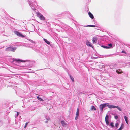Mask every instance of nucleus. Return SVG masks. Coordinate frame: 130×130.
Listing matches in <instances>:
<instances>
[{
  "label": "nucleus",
  "mask_w": 130,
  "mask_h": 130,
  "mask_svg": "<svg viewBox=\"0 0 130 130\" xmlns=\"http://www.w3.org/2000/svg\"><path fill=\"white\" fill-rule=\"evenodd\" d=\"M90 109L91 110V111H92L93 110H96V109L95 108L94 106H92L91 107Z\"/></svg>",
  "instance_id": "9d476101"
},
{
  "label": "nucleus",
  "mask_w": 130,
  "mask_h": 130,
  "mask_svg": "<svg viewBox=\"0 0 130 130\" xmlns=\"http://www.w3.org/2000/svg\"><path fill=\"white\" fill-rule=\"evenodd\" d=\"M108 104H109V103H105L101 104V105L104 108L107 106V105H108Z\"/></svg>",
  "instance_id": "ddd939ff"
},
{
  "label": "nucleus",
  "mask_w": 130,
  "mask_h": 130,
  "mask_svg": "<svg viewBox=\"0 0 130 130\" xmlns=\"http://www.w3.org/2000/svg\"><path fill=\"white\" fill-rule=\"evenodd\" d=\"M119 125V124L118 123H116L115 124V126L117 128H118V126Z\"/></svg>",
  "instance_id": "b1692460"
},
{
  "label": "nucleus",
  "mask_w": 130,
  "mask_h": 130,
  "mask_svg": "<svg viewBox=\"0 0 130 130\" xmlns=\"http://www.w3.org/2000/svg\"><path fill=\"white\" fill-rule=\"evenodd\" d=\"M110 125H111V126L112 127H114V125H113V122H111V123Z\"/></svg>",
  "instance_id": "5701e85b"
},
{
  "label": "nucleus",
  "mask_w": 130,
  "mask_h": 130,
  "mask_svg": "<svg viewBox=\"0 0 130 130\" xmlns=\"http://www.w3.org/2000/svg\"><path fill=\"white\" fill-rule=\"evenodd\" d=\"M108 118H109V116L108 115H106L105 118V120L106 122V124L107 125H108L109 123V122L108 121Z\"/></svg>",
  "instance_id": "7ed1b4c3"
},
{
  "label": "nucleus",
  "mask_w": 130,
  "mask_h": 130,
  "mask_svg": "<svg viewBox=\"0 0 130 130\" xmlns=\"http://www.w3.org/2000/svg\"><path fill=\"white\" fill-rule=\"evenodd\" d=\"M15 61L17 62H24V61L23 60H20L19 59H15Z\"/></svg>",
  "instance_id": "f8f14e48"
},
{
  "label": "nucleus",
  "mask_w": 130,
  "mask_h": 130,
  "mask_svg": "<svg viewBox=\"0 0 130 130\" xmlns=\"http://www.w3.org/2000/svg\"><path fill=\"white\" fill-rule=\"evenodd\" d=\"M99 108L101 111H103V107L101 105H100L99 106Z\"/></svg>",
  "instance_id": "f3484780"
},
{
  "label": "nucleus",
  "mask_w": 130,
  "mask_h": 130,
  "mask_svg": "<svg viewBox=\"0 0 130 130\" xmlns=\"http://www.w3.org/2000/svg\"><path fill=\"white\" fill-rule=\"evenodd\" d=\"M48 122V121H46V122H45V123H47Z\"/></svg>",
  "instance_id": "2f4dec72"
},
{
  "label": "nucleus",
  "mask_w": 130,
  "mask_h": 130,
  "mask_svg": "<svg viewBox=\"0 0 130 130\" xmlns=\"http://www.w3.org/2000/svg\"><path fill=\"white\" fill-rule=\"evenodd\" d=\"M106 48H109V47H106Z\"/></svg>",
  "instance_id": "7c9ffc66"
},
{
  "label": "nucleus",
  "mask_w": 130,
  "mask_h": 130,
  "mask_svg": "<svg viewBox=\"0 0 130 130\" xmlns=\"http://www.w3.org/2000/svg\"><path fill=\"white\" fill-rule=\"evenodd\" d=\"M86 27H95V26L94 25H88L86 26Z\"/></svg>",
  "instance_id": "6ab92c4d"
},
{
  "label": "nucleus",
  "mask_w": 130,
  "mask_h": 130,
  "mask_svg": "<svg viewBox=\"0 0 130 130\" xmlns=\"http://www.w3.org/2000/svg\"><path fill=\"white\" fill-rule=\"evenodd\" d=\"M108 45L109 46L111 47L112 46V44H110Z\"/></svg>",
  "instance_id": "bb28decb"
},
{
  "label": "nucleus",
  "mask_w": 130,
  "mask_h": 130,
  "mask_svg": "<svg viewBox=\"0 0 130 130\" xmlns=\"http://www.w3.org/2000/svg\"><path fill=\"white\" fill-rule=\"evenodd\" d=\"M70 78L72 80L73 82H74V78H73V77L72 76H71L70 75Z\"/></svg>",
  "instance_id": "412c9836"
},
{
  "label": "nucleus",
  "mask_w": 130,
  "mask_h": 130,
  "mask_svg": "<svg viewBox=\"0 0 130 130\" xmlns=\"http://www.w3.org/2000/svg\"><path fill=\"white\" fill-rule=\"evenodd\" d=\"M78 116H77V115H76V116L75 117V120H77L78 118Z\"/></svg>",
  "instance_id": "a878e982"
},
{
  "label": "nucleus",
  "mask_w": 130,
  "mask_h": 130,
  "mask_svg": "<svg viewBox=\"0 0 130 130\" xmlns=\"http://www.w3.org/2000/svg\"><path fill=\"white\" fill-rule=\"evenodd\" d=\"M37 98L40 101H44L43 100V99H42V98H40L38 96L37 97Z\"/></svg>",
  "instance_id": "a211bd4d"
},
{
  "label": "nucleus",
  "mask_w": 130,
  "mask_h": 130,
  "mask_svg": "<svg viewBox=\"0 0 130 130\" xmlns=\"http://www.w3.org/2000/svg\"><path fill=\"white\" fill-rule=\"evenodd\" d=\"M122 53H125V52L124 51H122Z\"/></svg>",
  "instance_id": "c85d7f7f"
},
{
  "label": "nucleus",
  "mask_w": 130,
  "mask_h": 130,
  "mask_svg": "<svg viewBox=\"0 0 130 130\" xmlns=\"http://www.w3.org/2000/svg\"><path fill=\"white\" fill-rule=\"evenodd\" d=\"M17 116H18L19 115V113L18 112H17Z\"/></svg>",
  "instance_id": "c756f323"
},
{
  "label": "nucleus",
  "mask_w": 130,
  "mask_h": 130,
  "mask_svg": "<svg viewBox=\"0 0 130 130\" xmlns=\"http://www.w3.org/2000/svg\"><path fill=\"white\" fill-rule=\"evenodd\" d=\"M124 119L125 120L126 123H127V124H128V118L126 116H124Z\"/></svg>",
  "instance_id": "9b49d317"
},
{
  "label": "nucleus",
  "mask_w": 130,
  "mask_h": 130,
  "mask_svg": "<svg viewBox=\"0 0 130 130\" xmlns=\"http://www.w3.org/2000/svg\"><path fill=\"white\" fill-rule=\"evenodd\" d=\"M98 38L96 37H94L92 39L93 43H95L97 41Z\"/></svg>",
  "instance_id": "0eeeda50"
},
{
  "label": "nucleus",
  "mask_w": 130,
  "mask_h": 130,
  "mask_svg": "<svg viewBox=\"0 0 130 130\" xmlns=\"http://www.w3.org/2000/svg\"><path fill=\"white\" fill-rule=\"evenodd\" d=\"M118 118V116H115V118L116 119H117Z\"/></svg>",
  "instance_id": "cd10ccee"
},
{
  "label": "nucleus",
  "mask_w": 130,
  "mask_h": 130,
  "mask_svg": "<svg viewBox=\"0 0 130 130\" xmlns=\"http://www.w3.org/2000/svg\"><path fill=\"white\" fill-rule=\"evenodd\" d=\"M79 110L78 108L77 109L76 112V115L79 116Z\"/></svg>",
  "instance_id": "dca6fc26"
},
{
  "label": "nucleus",
  "mask_w": 130,
  "mask_h": 130,
  "mask_svg": "<svg viewBox=\"0 0 130 130\" xmlns=\"http://www.w3.org/2000/svg\"><path fill=\"white\" fill-rule=\"evenodd\" d=\"M86 44L87 46L93 48L91 44V43L89 41H86Z\"/></svg>",
  "instance_id": "39448f33"
},
{
  "label": "nucleus",
  "mask_w": 130,
  "mask_h": 130,
  "mask_svg": "<svg viewBox=\"0 0 130 130\" xmlns=\"http://www.w3.org/2000/svg\"><path fill=\"white\" fill-rule=\"evenodd\" d=\"M37 14L38 16L39 17L40 20H45L44 17L39 12H37Z\"/></svg>",
  "instance_id": "f257e3e1"
},
{
  "label": "nucleus",
  "mask_w": 130,
  "mask_h": 130,
  "mask_svg": "<svg viewBox=\"0 0 130 130\" xmlns=\"http://www.w3.org/2000/svg\"><path fill=\"white\" fill-rule=\"evenodd\" d=\"M115 108H117V109H118L120 111H122L121 109L118 106H116V107Z\"/></svg>",
  "instance_id": "aec40b11"
},
{
  "label": "nucleus",
  "mask_w": 130,
  "mask_h": 130,
  "mask_svg": "<svg viewBox=\"0 0 130 130\" xmlns=\"http://www.w3.org/2000/svg\"><path fill=\"white\" fill-rule=\"evenodd\" d=\"M116 72L118 74H121L122 73V70L120 69L118 70H116Z\"/></svg>",
  "instance_id": "1a4fd4ad"
},
{
  "label": "nucleus",
  "mask_w": 130,
  "mask_h": 130,
  "mask_svg": "<svg viewBox=\"0 0 130 130\" xmlns=\"http://www.w3.org/2000/svg\"><path fill=\"white\" fill-rule=\"evenodd\" d=\"M61 123L62 125L63 126H66V124L64 121H61Z\"/></svg>",
  "instance_id": "2eb2a0df"
},
{
  "label": "nucleus",
  "mask_w": 130,
  "mask_h": 130,
  "mask_svg": "<svg viewBox=\"0 0 130 130\" xmlns=\"http://www.w3.org/2000/svg\"><path fill=\"white\" fill-rule=\"evenodd\" d=\"M28 123V122H27L26 123L24 127L25 128L27 127V124Z\"/></svg>",
  "instance_id": "393cba45"
},
{
  "label": "nucleus",
  "mask_w": 130,
  "mask_h": 130,
  "mask_svg": "<svg viewBox=\"0 0 130 130\" xmlns=\"http://www.w3.org/2000/svg\"><path fill=\"white\" fill-rule=\"evenodd\" d=\"M43 40L47 44H50V42L48 41L47 39H44Z\"/></svg>",
  "instance_id": "4468645a"
},
{
  "label": "nucleus",
  "mask_w": 130,
  "mask_h": 130,
  "mask_svg": "<svg viewBox=\"0 0 130 130\" xmlns=\"http://www.w3.org/2000/svg\"><path fill=\"white\" fill-rule=\"evenodd\" d=\"M15 34H16L18 36L20 37H24V36L22 35L21 33H20L19 32L17 31H15Z\"/></svg>",
  "instance_id": "20e7f679"
},
{
  "label": "nucleus",
  "mask_w": 130,
  "mask_h": 130,
  "mask_svg": "<svg viewBox=\"0 0 130 130\" xmlns=\"http://www.w3.org/2000/svg\"><path fill=\"white\" fill-rule=\"evenodd\" d=\"M16 49V48L15 47H9L6 48V50L9 51H11L14 52Z\"/></svg>",
  "instance_id": "f03ea898"
},
{
  "label": "nucleus",
  "mask_w": 130,
  "mask_h": 130,
  "mask_svg": "<svg viewBox=\"0 0 130 130\" xmlns=\"http://www.w3.org/2000/svg\"><path fill=\"white\" fill-rule=\"evenodd\" d=\"M88 14L90 17L92 19H93L94 18V17L93 15L90 12L88 13Z\"/></svg>",
  "instance_id": "6e6552de"
},
{
  "label": "nucleus",
  "mask_w": 130,
  "mask_h": 130,
  "mask_svg": "<svg viewBox=\"0 0 130 130\" xmlns=\"http://www.w3.org/2000/svg\"><path fill=\"white\" fill-rule=\"evenodd\" d=\"M123 125V124H122L121 127L118 130H122L123 128V127H122V125Z\"/></svg>",
  "instance_id": "4be33fe9"
},
{
  "label": "nucleus",
  "mask_w": 130,
  "mask_h": 130,
  "mask_svg": "<svg viewBox=\"0 0 130 130\" xmlns=\"http://www.w3.org/2000/svg\"><path fill=\"white\" fill-rule=\"evenodd\" d=\"M107 106L109 108H115L116 107L115 106L113 105H109V104L107 105Z\"/></svg>",
  "instance_id": "423d86ee"
}]
</instances>
